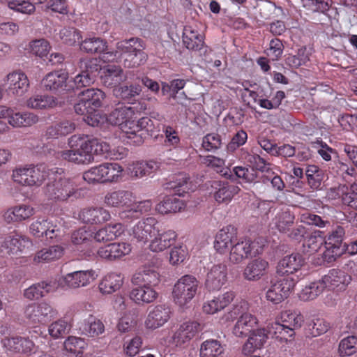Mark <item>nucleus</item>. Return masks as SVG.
<instances>
[{
  "label": "nucleus",
  "instance_id": "nucleus-39",
  "mask_svg": "<svg viewBox=\"0 0 357 357\" xmlns=\"http://www.w3.org/2000/svg\"><path fill=\"white\" fill-rule=\"evenodd\" d=\"M185 206L184 202L175 196H166L155 206V210L160 214L176 213Z\"/></svg>",
  "mask_w": 357,
  "mask_h": 357
},
{
  "label": "nucleus",
  "instance_id": "nucleus-52",
  "mask_svg": "<svg viewBox=\"0 0 357 357\" xmlns=\"http://www.w3.org/2000/svg\"><path fill=\"white\" fill-rule=\"evenodd\" d=\"M46 0H8L10 9L24 14H31L35 11V4L43 3Z\"/></svg>",
  "mask_w": 357,
  "mask_h": 357
},
{
  "label": "nucleus",
  "instance_id": "nucleus-8",
  "mask_svg": "<svg viewBox=\"0 0 357 357\" xmlns=\"http://www.w3.org/2000/svg\"><path fill=\"white\" fill-rule=\"evenodd\" d=\"M77 189L75 183L68 178H56L48 183L45 189V197L53 201H66L73 196Z\"/></svg>",
  "mask_w": 357,
  "mask_h": 357
},
{
  "label": "nucleus",
  "instance_id": "nucleus-43",
  "mask_svg": "<svg viewBox=\"0 0 357 357\" xmlns=\"http://www.w3.org/2000/svg\"><path fill=\"white\" fill-rule=\"evenodd\" d=\"M64 252V249L60 245H52L43 248L37 252L33 257L36 264L47 263L60 259Z\"/></svg>",
  "mask_w": 357,
  "mask_h": 357
},
{
  "label": "nucleus",
  "instance_id": "nucleus-34",
  "mask_svg": "<svg viewBox=\"0 0 357 357\" xmlns=\"http://www.w3.org/2000/svg\"><path fill=\"white\" fill-rule=\"evenodd\" d=\"M135 114V109L132 107L120 105L115 108L107 117V122L112 126H119L122 130V126Z\"/></svg>",
  "mask_w": 357,
  "mask_h": 357
},
{
  "label": "nucleus",
  "instance_id": "nucleus-3",
  "mask_svg": "<svg viewBox=\"0 0 357 357\" xmlns=\"http://www.w3.org/2000/svg\"><path fill=\"white\" fill-rule=\"evenodd\" d=\"M49 176V170L43 165L24 166L13 171V181L24 186L38 187Z\"/></svg>",
  "mask_w": 357,
  "mask_h": 357
},
{
  "label": "nucleus",
  "instance_id": "nucleus-10",
  "mask_svg": "<svg viewBox=\"0 0 357 357\" xmlns=\"http://www.w3.org/2000/svg\"><path fill=\"white\" fill-rule=\"evenodd\" d=\"M25 317L31 324H45L57 316V310L46 301L33 303L26 306Z\"/></svg>",
  "mask_w": 357,
  "mask_h": 357
},
{
  "label": "nucleus",
  "instance_id": "nucleus-42",
  "mask_svg": "<svg viewBox=\"0 0 357 357\" xmlns=\"http://www.w3.org/2000/svg\"><path fill=\"white\" fill-rule=\"evenodd\" d=\"M183 43L187 49L199 51L204 47V37L190 26L185 27L183 33Z\"/></svg>",
  "mask_w": 357,
  "mask_h": 357
},
{
  "label": "nucleus",
  "instance_id": "nucleus-38",
  "mask_svg": "<svg viewBox=\"0 0 357 357\" xmlns=\"http://www.w3.org/2000/svg\"><path fill=\"white\" fill-rule=\"evenodd\" d=\"M56 290L55 284L52 282H41L33 284L24 291V296L29 300L38 299L46 296Z\"/></svg>",
  "mask_w": 357,
  "mask_h": 357
},
{
  "label": "nucleus",
  "instance_id": "nucleus-7",
  "mask_svg": "<svg viewBox=\"0 0 357 357\" xmlns=\"http://www.w3.org/2000/svg\"><path fill=\"white\" fill-rule=\"evenodd\" d=\"M263 240L258 238L252 241L244 238L234 243L230 249L229 261L235 264H240L249 257L259 255L263 250Z\"/></svg>",
  "mask_w": 357,
  "mask_h": 357
},
{
  "label": "nucleus",
  "instance_id": "nucleus-57",
  "mask_svg": "<svg viewBox=\"0 0 357 357\" xmlns=\"http://www.w3.org/2000/svg\"><path fill=\"white\" fill-rule=\"evenodd\" d=\"M280 319L286 327H289L294 331L301 328L303 322V317L301 314L289 310L282 312Z\"/></svg>",
  "mask_w": 357,
  "mask_h": 357
},
{
  "label": "nucleus",
  "instance_id": "nucleus-12",
  "mask_svg": "<svg viewBox=\"0 0 357 357\" xmlns=\"http://www.w3.org/2000/svg\"><path fill=\"white\" fill-rule=\"evenodd\" d=\"M29 231L36 238L45 237L47 240L56 239L61 234L60 225L51 219L41 218L31 224Z\"/></svg>",
  "mask_w": 357,
  "mask_h": 357
},
{
  "label": "nucleus",
  "instance_id": "nucleus-25",
  "mask_svg": "<svg viewBox=\"0 0 357 357\" xmlns=\"http://www.w3.org/2000/svg\"><path fill=\"white\" fill-rule=\"evenodd\" d=\"M132 282L136 285L144 284L153 287L160 282V275L155 266L146 264L133 275Z\"/></svg>",
  "mask_w": 357,
  "mask_h": 357
},
{
  "label": "nucleus",
  "instance_id": "nucleus-60",
  "mask_svg": "<svg viewBox=\"0 0 357 357\" xmlns=\"http://www.w3.org/2000/svg\"><path fill=\"white\" fill-rule=\"evenodd\" d=\"M345 234L344 229L342 226L335 227L329 234L325 241V247L329 248H339Z\"/></svg>",
  "mask_w": 357,
  "mask_h": 357
},
{
  "label": "nucleus",
  "instance_id": "nucleus-20",
  "mask_svg": "<svg viewBox=\"0 0 357 357\" xmlns=\"http://www.w3.org/2000/svg\"><path fill=\"white\" fill-rule=\"evenodd\" d=\"M1 343L6 352L10 354H29L34 349V343L24 337H7L2 340Z\"/></svg>",
  "mask_w": 357,
  "mask_h": 357
},
{
  "label": "nucleus",
  "instance_id": "nucleus-5",
  "mask_svg": "<svg viewBox=\"0 0 357 357\" xmlns=\"http://www.w3.org/2000/svg\"><path fill=\"white\" fill-rule=\"evenodd\" d=\"M199 287L197 278L191 275L182 276L174 286V301L181 307L185 305L195 296Z\"/></svg>",
  "mask_w": 357,
  "mask_h": 357
},
{
  "label": "nucleus",
  "instance_id": "nucleus-35",
  "mask_svg": "<svg viewBox=\"0 0 357 357\" xmlns=\"http://www.w3.org/2000/svg\"><path fill=\"white\" fill-rule=\"evenodd\" d=\"M177 234L173 230L158 234L150 242L149 249L154 252H162L174 243Z\"/></svg>",
  "mask_w": 357,
  "mask_h": 357
},
{
  "label": "nucleus",
  "instance_id": "nucleus-9",
  "mask_svg": "<svg viewBox=\"0 0 357 357\" xmlns=\"http://www.w3.org/2000/svg\"><path fill=\"white\" fill-rule=\"evenodd\" d=\"M296 282V279L293 277L280 278L277 275V278L271 281V286L266 294L267 301L273 304L281 303L288 297Z\"/></svg>",
  "mask_w": 357,
  "mask_h": 357
},
{
  "label": "nucleus",
  "instance_id": "nucleus-17",
  "mask_svg": "<svg viewBox=\"0 0 357 357\" xmlns=\"http://www.w3.org/2000/svg\"><path fill=\"white\" fill-rule=\"evenodd\" d=\"M68 73L62 70L49 73L42 80V84L45 90L53 92L68 91L72 86H68L67 79Z\"/></svg>",
  "mask_w": 357,
  "mask_h": 357
},
{
  "label": "nucleus",
  "instance_id": "nucleus-29",
  "mask_svg": "<svg viewBox=\"0 0 357 357\" xmlns=\"http://www.w3.org/2000/svg\"><path fill=\"white\" fill-rule=\"evenodd\" d=\"M268 329L264 328L252 330L250 336L243 346V352L245 354L254 352L256 349H261L268 337Z\"/></svg>",
  "mask_w": 357,
  "mask_h": 357
},
{
  "label": "nucleus",
  "instance_id": "nucleus-18",
  "mask_svg": "<svg viewBox=\"0 0 357 357\" xmlns=\"http://www.w3.org/2000/svg\"><path fill=\"white\" fill-rule=\"evenodd\" d=\"M236 238V228L232 225L226 226L221 229L216 234L214 248L221 254L226 253L231 248Z\"/></svg>",
  "mask_w": 357,
  "mask_h": 357
},
{
  "label": "nucleus",
  "instance_id": "nucleus-50",
  "mask_svg": "<svg viewBox=\"0 0 357 357\" xmlns=\"http://www.w3.org/2000/svg\"><path fill=\"white\" fill-rule=\"evenodd\" d=\"M80 94L85 102L93 109V112L101 107L102 101L105 98V94L102 91L94 88L83 91Z\"/></svg>",
  "mask_w": 357,
  "mask_h": 357
},
{
  "label": "nucleus",
  "instance_id": "nucleus-53",
  "mask_svg": "<svg viewBox=\"0 0 357 357\" xmlns=\"http://www.w3.org/2000/svg\"><path fill=\"white\" fill-rule=\"evenodd\" d=\"M294 215L288 210L282 211L277 213L273 219V223L276 228L282 233L289 231L293 225Z\"/></svg>",
  "mask_w": 357,
  "mask_h": 357
},
{
  "label": "nucleus",
  "instance_id": "nucleus-31",
  "mask_svg": "<svg viewBox=\"0 0 357 357\" xmlns=\"http://www.w3.org/2000/svg\"><path fill=\"white\" fill-rule=\"evenodd\" d=\"M268 263L262 259H255L250 261L245 267L243 276L248 281H257L266 273Z\"/></svg>",
  "mask_w": 357,
  "mask_h": 357
},
{
  "label": "nucleus",
  "instance_id": "nucleus-21",
  "mask_svg": "<svg viewBox=\"0 0 357 357\" xmlns=\"http://www.w3.org/2000/svg\"><path fill=\"white\" fill-rule=\"evenodd\" d=\"M97 277L96 271L92 269L75 271L64 276L63 284L68 288L77 289L88 285Z\"/></svg>",
  "mask_w": 357,
  "mask_h": 357
},
{
  "label": "nucleus",
  "instance_id": "nucleus-16",
  "mask_svg": "<svg viewBox=\"0 0 357 357\" xmlns=\"http://www.w3.org/2000/svg\"><path fill=\"white\" fill-rule=\"evenodd\" d=\"M321 280L325 288L341 291L345 290L347 285L351 282V277L344 271L332 269L321 278Z\"/></svg>",
  "mask_w": 357,
  "mask_h": 357
},
{
  "label": "nucleus",
  "instance_id": "nucleus-19",
  "mask_svg": "<svg viewBox=\"0 0 357 357\" xmlns=\"http://www.w3.org/2000/svg\"><path fill=\"white\" fill-rule=\"evenodd\" d=\"M131 250V245L128 243H112L100 247L97 255L103 259L114 261L130 254Z\"/></svg>",
  "mask_w": 357,
  "mask_h": 357
},
{
  "label": "nucleus",
  "instance_id": "nucleus-37",
  "mask_svg": "<svg viewBox=\"0 0 357 357\" xmlns=\"http://www.w3.org/2000/svg\"><path fill=\"white\" fill-rule=\"evenodd\" d=\"M35 213L33 207L21 204L8 209L3 214V218L7 222H22L29 219Z\"/></svg>",
  "mask_w": 357,
  "mask_h": 357
},
{
  "label": "nucleus",
  "instance_id": "nucleus-63",
  "mask_svg": "<svg viewBox=\"0 0 357 357\" xmlns=\"http://www.w3.org/2000/svg\"><path fill=\"white\" fill-rule=\"evenodd\" d=\"M324 244H325V241L321 236L312 235L303 243V252L308 255H312L319 251Z\"/></svg>",
  "mask_w": 357,
  "mask_h": 357
},
{
  "label": "nucleus",
  "instance_id": "nucleus-58",
  "mask_svg": "<svg viewBox=\"0 0 357 357\" xmlns=\"http://www.w3.org/2000/svg\"><path fill=\"white\" fill-rule=\"evenodd\" d=\"M141 91V87L138 85L119 86L114 89V94L117 98L126 100H130L138 96Z\"/></svg>",
  "mask_w": 357,
  "mask_h": 357
},
{
  "label": "nucleus",
  "instance_id": "nucleus-64",
  "mask_svg": "<svg viewBox=\"0 0 357 357\" xmlns=\"http://www.w3.org/2000/svg\"><path fill=\"white\" fill-rule=\"evenodd\" d=\"M309 59V54L306 47H301L298 49L296 55H289L286 59V63L290 67L297 68L305 65Z\"/></svg>",
  "mask_w": 357,
  "mask_h": 357
},
{
  "label": "nucleus",
  "instance_id": "nucleus-48",
  "mask_svg": "<svg viewBox=\"0 0 357 357\" xmlns=\"http://www.w3.org/2000/svg\"><path fill=\"white\" fill-rule=\"evenodd\" d=\"M151 207L152 203L151 200L136 202V197H135V201L132 203L131 206H129V208L121 211L120 215L121 218H136L141 215L142 213L148 212L151 208Z\"/></svg>",
  "mask_w": 357,
  "mask_h": 357
},
{
  "label": "nucleus",
  "instance_id": "nucleus-4",
  "mask_svg": "<svg viewBox=\"0 0 357 357\" xmlns=\"http://www.w3.org/2000/svg\"><path fill=\"white\" fill-rule=\"evenodd\" d=\"M247 305L245 301H241L235 305L229 313L230 318L232 319L239 316L232 329V333L237 337H247L258 324V319L255 316L245 312Z\"/></svg>",
  "mask_w": 357,
  "mask_h": 357
},
{
  "label": "nucleus",
  "instance_id": "nucleus-44",
  "mask_svg": "<svg viewBox=\"0 0 357 357\" xmlns=\"http://www.w3.org/2000/svg\"><path fill=\"white\" fill-rule=\"evenodd\" d=\"M123 232L121 224H109L100 229L94 234V239L97 242L111 241L121 236Z\"/></svg>",
  "mask_w": 357,
  "mask_h": 357
},
{
  "label": "nucleus",
  "instance_id": "nucleus-54",
  "mask_svg": "<svg viewBox=\"0 0 357 357\" xmlns=\"http://www.w3.org/2000/svg\"><path fill=\"white\" fill-rule=\"evenodd\" d=\"M347 187L344 185L330 188L327 190L326 198L329 201H337L341 199L342 203L349 206L351 199L347 194Z\"/></svg>",
  "mask_w": 357,
  "mask_h": 357
},
{
  "label": "nucleus",
  "instance_id": "nucleus-56",
  "mask_svg": "<svg viewBox=\"0 0 357 357\" xmlns=\"http://www.w3.org/2000/svg\"><path fill=\"white\" fill-rule=\"evenodd\" d=\"M338 351L342 356H349L357 352V336L349 335L343 338L340 344Z\"/></svg>",
  "mask_w": 357,
  "mask_h": 357
},
{
  "label": "nucleus",
  "instance_id": "nucleus-51",
  "mask_svg": "<svg viewBox=\"0 0 357 357\" xmlns=\"http://www.w3.org/2000/svg\"><path fill=\"white\" fill-rule=\"evenodd\" d=\"M324 289L325 286L321 279L316 282H310L302 289L299 293V298L304 301L313 300L321 294Z\"/></svg>",
  "mask_w": 357,
  "mask_h": 357
},
{
  "label": "nucleus",
  "instance_id": "nucleus-36",
  "mask_svg": "<svg viewBox=\"0 0 357 357\" xmlns=\"http://www.w3.org/2000/svg\"><path fill=\"white\" fill-rule=\"evenodd\" d=\"M123 284V276L119 273L111 272L101 280L98 289L103 294H110L120 289Z\"/></svg>",
  "mask_w": 357,
  "mask_h": 357
},
{
  "label": "nucleus",
  "instance_id": "nucleus-49",
  "mask_svg": "<svg viewBox=\"0 0 357 357\" xmlns=\"http://www.w3.org/2000/svg\"><path fill=\"white\" fill-rule=\"evenodd\" d=\"M224 351L223 346L218 340H206L200 345L199 357H219Z\"/></svg>",
  "mask_w": 357,
  "mask_h": 357
},
{
  "label": "nucleus",
  "instance_id": "nucleus-22",
  "mask_svg": "<svg viewBox=\"0 0 357 357\" xmlns=\"http://www.w3.org/2000/svg\"><path fill=\"white\" fill-rule=\"evenodd\" d=\"M135 201V195L129 190H119L107 192L104 203L109 207L128 209Z\"/></svg>",
  "mask_w": 357,
  "mask_h": 357
},
{
  "label": "nucleus",
  "instance_id": "nucleus-27",
  "mask_svg": "<svg viewBox=\"0 0 357 357\" xmlns=\"http://www.w3.org/2000/svg\"><path fill=\"white\" fill-rule=\"evenodd\" d=\"M8 91L10 93L21 96L26 93L29 86L27 76L22 72H13L7 75Z\"/></svg>",
  "mask_w": 357,
  "mask_h": 357
},
{
  "label": "nucleus",
  "instance_id": "nucleus-24",
  "mask_svg": "<svg viewBox=\"0 0 357 357\" xmlns=\"http://www.w3.org/2000/svg\"><path fill=\"white\" fill-rule=\"evenodd\" d=\"M201 330V325L197 321H185L174 333L173 340L177 346L181 347L188 343Z\"/></svg>",
  "mask_w": 357,
  "mask_h": 357
},
{
  "label": "nucleus",
  "instance_id": "nucleus-33",
  "mask_svg": "<svg viewBox=\"0 0 357 357\" xmlns=\"http://www.w3.org/2000/svg\"><path fill=\"white\" fill-rule=\"evenodd\" d=\"M158 297V293L153 287L141 284L133 288L130 293V299L138 305H144L153 302Z\"/></svg>",
  "mask_w": 357,
  "mask_h": 357
},
{
  "label": "nucleus",
  "instance_id": "nucleus-30",
  "mask_svg": "<svg viewBox=\"0 0 357 357\" xmlns=\"http://www.w3.org/2000/svg\"><path fill=\"white\" fill-rule=\"evenodd\" d=\"M82 222L87 224H101L110 220L109 212L102 207L83 209L79 214Z\"/></svg>",
  "mask_w": 357,
  "mask_h": 357
},
{
  "label": "nucleus",
  "instance_id": "nucleus-11",
  "mask_svg": "<svg viewBox=\"0 0 357 357\" xmlns=\"http://www.w3.org/2000/svg\"><path fill=\"white\" fill-rule=\"evenodd\" d=\"M81 72L75 77L77 89L89 86L94 82L96 73L100 69L96 59H82L79 61Z\"/></svg>",
  "mask_w": 357,
  "mask_h": 357
},
{
  "label": "nucleus",
  "instance_id": "nucleus-6",
  "mask_svg": "<svg viewBox=\"0 0 357 357\" xmlns=\"http://www.w3.org/2000/svg\"><path fill=\"white\" fill-rule=\"evenodd\" d=\"M151 126L152 121L148 117H142L137 122L130 121L122 126L121 138L128 144L140 145Z\"/></svg>",
  "mask_w": 357,
  "mask_h": 357
},
{
  "label": "nucleus",
  "instance_id": "nucleus-32",
  "mask_svg": "<svg viewBox=\"0 0 357 357\" xmlns=\"http://www.w3.org/2000/svg\"><path fill=\"white\" fill-rule=\"evenodd\" d=\"M38 121V116L33 113L21 112L12 108L8 123L13 128L30 127Z\"/></svg>",
  "mask_w": 357,
  "mask_h": 357
},
{
  "label": "nucleus",
  "instance_id": "nucleus-28",
  "mask_svg": "<svg viewBox=\"0 0 357 357\" xmlns=\"http://www.w3.org/2000/svg\"><path fill=\"white\" fill-rule=\"evenodd\" d=\"M158 221L154 218H146L139 221L132 229V235L138 241L146 242L156 230Z\"/></svg>",
  "mask_w": 357,
  "mask_h": 357
},
{
  "label": "nucleus",
  "instance_id": "nucleus-55",
  "mask_svg": "<svg viewBox=\"0 0 357 357\" xmlns=\"http://www.w3.org/2000/svg\"><path fill=\"white\" fill-rule=\"evenodd\" d=\"M65 350L70 354H83L87 344L84 339L75 336L68 337L64 342Z\"/></svg>",
  "mask_w": 357,
  "mask_h": 357
},
{
  "label": "nucleus",
  "instance_id": "nucleus-46",
  "mask_svg": "<svg viewBox=\"0 0 357 357\" xmlns=\"http://www.w3.org/2000/svg\"><path fill=\"white\" fill-rule=\"evenodd\" d=\"M79 329L82 334L94 337L105 332V326L100 319L90 316L84 322L80 324Z\"/></svg>",
  "mask_w": 357,
  "mask_h": 357
},
{
  "label": "nucleus",
  "instance_id": "nucleus-47",
  "mask_svg": "<svg viewBox=\"0 0 357 357\" xmlns=\"http://www.w3.org/2000/svg\"><path fill=\"white\" fill-rule=\"evenodd\" d=\"M56 99L50 95H34L26 100L27 107L33 109H45L55 107Z\"/></svg>",
  "mask_w": 357,
  "mask_h": 357
},
{
  "label": "nucleus",
  "instance_id": "nucleus-1",
  "mask_svg": "<svg viewBox=\"0 0 357 357\" xmlns=\"http://www.w3.org/2000/svg\"><path fill=\"white\" fill-rule=\"evenodd\" d=\"M145 46L142 40L131 38L121 40L116 44V52L104 54L103 59L108 61H114L119 54H124L123 64L126 68H136L143 64L146 60V54L144 52Z\"/></svg>",
  "mask_w": 357,
  "mask_h": 357
},
{
  "label": "nucleus",
  "instance_id": "nucleus-2",
  "mask_svg": "<svg viewBox=\"0 0 357 357\" xmlns=\"http://www.w3.org/2000/svg\"><path fill=\"white\" fill-rule=\"evenodd\" d=\"M68 144L70 149L58 153L63 160L77 165H87L94 160L87 137L73 135L68 139Z\"/></svg>",
  "mask_w": 357,
  "mask_h": 357
},
{
  "label": "nucleus",
  "instance_id": "nucleus-62",
  "mask_svg": "<svg viewBox=\"0 0 357 357\" xmlns=\"http://www.w3.org/2000/svg\"><path fill=\"white\" fill-rule=\"evenodd\" d=\"M103 164L91 167L83 174V178L89 183H105Z\"/></svg>",
  "mask_w": 357,
  "mask_h": 357
},
{
  "label": "nucleus",
  "instance_id": "nucleus-40",
  "mask_svg": "<svg viewBox=\"0 0 357 357\" xmlns=\"http://www.w3.org/2000/svg\"><path fill=\"white\" fill-rule=\"evenodd\" d=\"M101 79L103 84L108 86H116L126 79L123 70L115 65H108L102 69Z\"/></svg>",
  "mask_w": 357,
  "mask_h": 357
},
{
  "label": "nucleus",
  "instance_id": "nucleus-13",
  "mask_svg": "<svg viewBox=\"0 0 357 357\" xmlns=\"http://www.w3.org/2000/svg\"><path fill=\"white\" fill-rule=\"evenodd\" d=\"M31 241L25 236L17 234L0 238V254L15 255L21 252L30 245Z\"/></svg>",
  "mask_w": 357,
  "mask_h": 357
},
{
  "label": "nucleus",
  "instance_id": "nucleus-23",
  "mask_svg": "<svg viewBox=\"0 0 357 357\" xmlns=\"http://www.w3.org/2000/svg\"><path fill=\"white\" fill-rule=\"evenodd\" d=\"M304 261L302 256L298 253L291 254L284 257L279 262L277 267V275L280 278L286 276L294 277V273L298 271L303 265Z\"/></svg>",
  "mask_w": 357,
  "mask_h": 357
},
{
  "label": "nucleus",
  "instance_id": "nucleus-15",
  "mask_svg": "<svg viewBox=\"0 0 357 357\" xmlns=\"http://www.w3.org/2000/svg\"><path fill=\"white\" fill-rule=\"evenodd\" d=\"M211 188L215 200L219 204H227L240 191L237 185L220 181H211Z\"/></svg>",
  "mask_w": 357,
  "mask_h": 357
},
{
  "label": "nucleus",
  "instance_id": "nucleus-59",
  "mask_svg": "<svg viewBox=\"0 0 357 357\" xmlns=\"http://www.w3.org/2000/svg\"><path fill=\"white\" fill-rule=\"evenodd\" d=\"M105 181L107 182H116L122 176L123 167L118 163H103Z\"/></svg>",
  "mask_w": 357,
  "mask_h": 357
},
{
  "label": "nucleus",
  "instance_id": "nucleus-26",
  "mask_svg": "<svg viewBox=\"0 0 357 357\" xmlns=\"http://www.w3.org/2000/svg\"><path fill=\"white\" fill-rule=\"evenodd\" d=\"M227 268L225 264H217L212 266L207 274L206 286L211 291L219 290L227 279Z\"/></svg>",
  "mask_w": 357,
  "mask_h": 357
},
{
  "label": "nucleus",
  "instance_id": "nucleus-14",
  "mask_svg": "<svg viewBox=\"0 0 357 357\" xmlns=\"http://www.w3.org/2000/svg\"><path fill=\"white\" fill-rule=\"evenodd\" d=\"M171 310L166 305H157L151 309L144 321V326L149 330L162 327L170 318Z\"/></svg>",
  "mask_w": 357,
  "mask_h": 357
},
{
  "label": "nucleus",
  "instance_id": "nucleus-61",
  "mask_svg": "<svg viewBox=\"0 0 357 357\" xmlns=\"http://www.w3.org/2000/svg\"><path fill=\"white\" fill-rule=\"evenodd\" d=\"M70 326L67 321L60 319L52 323L48 328L49 334L53 338H59L67 334Z\"/></svg>",
  "mask_w": 357,
  "mask_h": 357
},
{
  "label": "nucleus",
  "instance_id": "nucleus-41",
  "mask_svg": "<svg viewBox=\"0 0 357 357\" xmlns=\"http://www.w3.org/2000/svg\"><path fill=\"white\" fill-rule=\"evenodd\" d=\"M75 128L76 125L74 122L64 120L49 126L45 131V136L48 139H57L72 133Z\"/></svg>",
  "mask_w": 357,
  "mask_h": 357
},
{
  "label": "nucleus",
  "instance_id": "nucleus-45",
  "mask_svg": "<svg viewBox=\"0 0 357 357\" xmlns=\"http://www.w3.org/2000/svg\"><path fill=\"white\" fill-rule=\"evenodd\" d=\"M107 42L100 38L92 37L84 39L80 43V50L89 54H102V59H103L104 54L107 53ZM105 61H106L105 59Z\"/></svg>",
  "mask_w": 357,
  "mask_h": 357
}]
</instances>
